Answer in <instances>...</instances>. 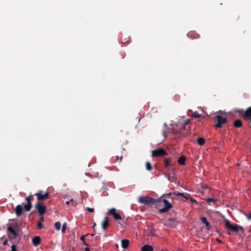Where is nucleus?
Here are the masks:
<instances>
[{"label":"nucleus","mask_w":251,"mask_h":251,"mask_svg":"<svg viewBox=\"0 0 251 251\" xmlns=\"http://www.w3.org/2000/svg\"><path fill=\"white\" fill-rule=\"evenodd\" d=\"M201 221L202 223H203V224H204L205 225L206 229L207 230H209L210 228V225H209V223L207 221L206 218L205 217H201Z\"/></svg>","instance_id":"19"},{"label":"nucleus","mask_w":251,"mask_h":251,"mask_svg":"<svg viewBox=\"0 0 251 251\" xmlns=\"http://www.w3.org/2000/svg\"><path fill=\"white\" fill-rule=\"evenodd\" d=\"M61 223L59 222H57L54 224V227L57 230H59L61 227Z\"/></svg>","instance_id":"29"},{"label":"nucleus","mask_w":251,"mask_h":251,"mask_svg":"<svg viewBox=\"0 0 251 251\" xmlns=\"http://www.w3.org/2000/svg\"><path fill=\"white\" fill-rule=\"evenodd\" d=\"M189 120H187L182 124L181 126L185 129H188L189 127L187 128L186 126L189 124Z\"/></svg>","instance_id":"28"},{"label":"nucleus","mask_w":251,"mask_h":251,"mask_svg":"<svg viewBox=\"0 0 251 251\" xmlns=\"http://www.w3.org/2000/svg\"><path fill=\"white\" fill-rule=\"evenodd\" d=\"M238 112L243 116L245 119L251 121V107L247 108L245 111L244 110H239Z\"/></svg>","instance_id":"9"},{"label":"nucleus","mask_w":251,"mask_h":251,"mask_svg":"<svg viewBox=\"0 0 251 251\" xmlns=\"http://www.w3.org/2000/svg\"><path fill=\"white\" fill-rule=\"evenodd\" d=\"M7 240H5V241L3 242V245H6L7 244Z\"/></svg>","instance_id":"42"},{"label":"nucleus","mask_w":251,"mask_h":251,"mask_svg":"<svg viewBox=\"0 0 251 251\" xmlns=\"http://www.w3.org/2000/svg\"><path fill=\"white\" fill-rule=\"evenodd\" d=\"M44 221V217L41 216V217L39 219V220L38 222V224H37V227L38 229H41L43 228V225L42 223H43Z\"/></svg>","instance_id":"20"},{"label":"nucleus","mask_w":251,"mask_h":251,"mask_svg":"<svg viewBox=\"0 0 251 251\" xmlns=\"http://www.w3.org/2000/svg\"><path fill=\"white\" fill-rule=\"evenodd\" d=\"M164 165L165 167H168L169 166V159L166 158L164 160Z\"/></svg>","instance_id":"31"},{"label":"nucleus","mask_w":251,"mask_h":251,"mask_svg":"<svg viewBox=\"0 0 251 251\" xmlns=\"http://www.w3.org/2000/svg\"><path fill=\"white\" fill-rule=\"evenodd\" d=\"M35 207L37 209L39 215L41 216H43L47 210L46 206L43 205L42 203L38 202L36 204Z\"/></svg>","instance_id":"8"},{"label":"nucleus","mask_w":251,"mask_h":251,"mask_svg":"<svg viewBox=\"0 0 251 251\" xmlns=\"http://www.w3.org/2000/svg\"><path fill=\"white\" fill-rule=\"evenodd\" d=\"M7 231L12 234L15 237H16L17 234L15 229L11 226H8L7 228Z\"/></svg>","instance_id":"23"},{"label":"nucleus","mask_w":251,"mask_h":251,"mask_svg":"<svg viewBox=\"0 0 251 251\" xmlns=\"http://www.w3.org/2000/svg\"><path fill=\"white\" fill-rule=\"evenodd\" d=\"M215 118L217 122V124L215 126L216 128L222 127L223 125L225 124L227 122V119L221 115H217Z\"/></svg>","instance_id":"5"},{"label":"nucleus","mask_w":251,"mask_h":251,"mask_svg":"<svg viewBox=\"0 0 251 251\" xmlns=\"http://www.w3.org/2000/svg\"><path fill=\"white\" fill-rule=\"evenodd\" d=\"M15 214L17 216H20L23 214V208L21 205H18L15 209Z\"/></svg>","instance_id":"12"},{"label":"nucleus","mask_w":251,"mask_h":251,"mask_svg":"<svg viewBox=\"0 0 251 251\" xmlns=\"http://www.w3.org/2000/svg\"><path fill=\"white\" fill-rule=\"evenodd\" d=\"M11 251H17L16 249V246L15 245H13L11 247Z\"/></svg>","instance_id":"36"},{"label":"nucleus","mask_w":251,"mask_h":251,"mask_svg":"<svg viewBox=\"0 0 251 251\" xmlns=\"http://www.w3.org/2000/svg\"><path fill=\"white\" fill-rule=\"evenodd\" d=\"M42 191H39L38 193L34 194L37 198L38 202L42 203L45 200L49 198L50 193L48 192H46L44 194H43Z\"/></svg>","instance_id":"4"},{"label":"nucleus","mask_w":251,"mask_h":251,"mask_svg":"<svg viewBox=\"0 0 251 251\" xmlns=\"http://www.w3.org/2000/svg\"><path fill=\"white\" fill-rule=\"evenodd\" d=\"M168 179H169L170 181H173V180H171L170 176H168Z\"/></svg>","instance_id":"45"},{"label":"nucleus","mask_w":251,"mask_h":251,"mask_svg":"<svg viewBox=\"0 0 251 251\" xmlns=\"http://www.w3.org/2000/svg\"><path fill=\"white\" fill-rule=\"evenodd\" d=\"M84 239H85V236L84 235L80 237V240L82 241V242L85 241Z\"/></svg>","instance_id":"39"},{"label":"nucleus","mask_w":251,"mask_h":251,"mask_svg":"<svg viewBox=\"0 0 251 251\" xmlns=\"http://www.w3.org/2000/svg\"><path fill=\"white\" fill-rule=\"evenodd\" d=\"M233 126L235 127H240L242 126V122L240 120H236L233 123Z\"/></svg>","instance_id":"21"},{"label":"nucleus","mask_w":251,"mask_h":251,"mask_svg":"<svg viewBox=\"0 0 251 251\" xmlns=\"http://www.w3.org/2000/svg\"><path fill=\"white\" fill-rule=\"evenodd\" d=\"M83 244L84 245H85L86 246H88V245L85 242V241H83Z\"/></svg>","instance_id":"41"},{"label":"nucleus","mask_w":251,"mask_h":251,"mask_svg":"<svg viewBox=\"0 0 251 251\" xmlns=\"http://www.w3.org/2000/svg\"><path fill=\"white\" fill-rule=\"evenodd\" d=\"M217 241L219 243H222V241L221 240H220L219 239H217Z\"/></svg>","instance_id":"43"},{"label":"nucleus","mask_w":251,"mask_h":251,"mask_svg":"<svg viewBox=\"0 0 251 251\" xmlns=\"http://www.w3.org/2000/svg\"><path fill=\"white\" fill-rule=\"evenodd\" d=\"M33 195H29L25 198L27 203L24 205V210L26 211H29L32 207L31 201L34 199Z\"/></svg>","instance_id":"7"},{"label":"nucleus","mask_w":251,"mask_h":251,"mask_svg":"<svg viewBox=\"0 0 251 251\" xmlns=\"http://www.w3.org/2000/svg\"><path fill=\"white\" fill-rule=\"evenodd\" d=\"M123 159V156H121L120 157H119L118 156L117 157L116 160H118L119 159L120 161H121Z\"/></svg>","instance_id":"38"},{"label":"nucleus","mask_w":251,"mask_h":251,"mask_svg":"<svg viewBox=\"0 0 251 251\" xmlns=\"http://www.w3.org/2000/svg\"><path fill=\"white\" fill-rule=\"evenodd\" d=\"M109 225V220L107 217H105L104 220L101 223V227L103 230H106Z\"/></svg>","instance_id":"14"},{"label":"nucleus","mask_w":251,"mask_h":251,"mask_svg":"<svg viewBox=\"0 0 251 251\" xmlns=\"http://www.w3.org/2000/svg\"><path fill=\"white\" fill-rule=\"evenodd\" d=\"M142 251H153V248L149 245H145L141 248Z\"/></svg>","instance_id":"18"},{"label":"nucleus","mask_w":251,"mask_h":251,"mask_svg":"<svg viewBox=\"0 0 251 251\" xmlns=\"http://www.w3.org/2000/svg\"><path fill=\"white\" fill-rule=\"evenodd\" d=\"M146 168L148 171H151L152 169L151 164L149 162L146 163Z\"/></svg>","instance_id":"27"},{"label":"nucleus","mask_w":251,"mask_h":251,"mask_svg":"<svg viewBox=\"0 0 251 251\" xmlns=\"http://www.w3.org/2000/svg\"><path fill=\"white\" fill-rule=\"evenodd\" d=\"M186 158L184 156H181L178 159V163L181 165H184L185 163Z\"/></svg>","instance_id":"22"},{"label":"nucleus","mask_w":251,"mask_h":251,"mask_svg":"<svg viewBox=\"0 0 251 251\" xmlns=\"http://www.w3.org/2000/svg\"><path fill=\"white\" fill-rule=\"evenodd\" d=\"M73 201H74L73 199H71L70 201H66V204L67 205H69L71 202L72 204H74Z\"/></svg>","instance_id":"37"},{"label":"nucleus","mask_w":251,"mask_h":251,"mask_svg":"<svg viewBox=\"0 0 251 251\" xmlns=\"http://www.w3.org/2000/svg\"><path fill=\"white\" fill-rule=\"evenodd\" d=\"M96 223H94L93 225V227H95L96 226Z\"/></svg>","instance_id":"44"},{"label":"nucleus","mask_w":251,"mask_h":251,"mask_svg":"<svg viewBox=\"0 0 251 251\" xmlns=\"http://www.w3.org/2000/svg\"><path fill=\"white\" fill-rule=\"evenodd\" d=\"M192 116L196 118H199L201 117L202 115L197 112H194L192 113Z\"/></svg>","instance_id":"26"},{"label":"nucleus","mask_w":251,"mask_h":251,"mask_svg":"<svg viewBox=\"0 0 251 251\" xmlns=\"http://www.w3.org/2000/svg\"><path fill=\"white\" fill-rule=\"evenodd\" d=\"M175 195L174 192H170L167 194H164L161 196V198H164V199L168 198L171 199L173 201L176 199V198L175 197L173 196V195Z\"/></svg>","instance_id":"13"},{"label":"nucleus","mask_w":251,"mask_h":251,"mask_svg":"<svg viewBox=\"0 0 251 251\" xmlns=\"http://www.w3.org/2000/svg\"><path fill=\"white\" fill-rule=\"evenodd\" d=\"M174 193L175 194L176 196H183V198H184L186 200H189L190 197H191L189 194H186V193L184 194V193H179V192H176V191L174 192Z\"/></svg>","instance_id":"17"},{"label":"nucleus","mask_w":251,"mask_h":251,"mask_svg":"<svg viewBox=\"0 0 251 251\" xmlns=\"http://www.w3.org/2000/svg\"><path fill=\"white\" fill-rule=\"evenodd\" d=\"M86 209L89 212H94V209L92 208L87 207V208H86Z\"/></svg>","instance_id":"35"},{"label":"nucleus","mask_w":251,"mask_h":251,"mask_svg":"<svg viewBox=\"0 0 251 251\" xmlns=\"http://www.w3.org/2000/svg\"><path fill=\"white\" fill-rule=\"evenodd\" d=\"M206 201L208 203H210V202L215 203L217 201V200L216 199H212V198H208L206 199Z\"/></svg>","instance_id":"30"},{"label":"nucleus","mask_w":251,"mask_h":251,"mask_svg":"<svg viewBox=\"0 0 251 251\" xmlns=\"http://www.w3.org/2000/svg\"><path fill=\"white\" fill-rule=\"evenodd\" d=\"M176 218H170L168 219L167 220V221H166V224L170 226H172V225L171 224V222H174L176 221Z\"/></svg>","instance_id":"25"},{"label":"nucleus","mask_w":251,"mask_h":251,"mask_svg":"<svg viewBox=\"0 0 251 251\" xmlns=\"http://www.w3.org/2000/svg\"><path fill=\"white\" fill-rule=\"evenodd\" d=\"M173 132L174 133H178L179 134V135H182V133L181 132V131L180 130H176L174 128L173 130Z\"/></svg>","instance_id":"32"},{"label":"nucleus","mask_w":251,"mask_h":251,"mask_svg":"<svg viewBox=\"0 0 251 251\" xmlns=\"http://www.w3.org/2000/svg\"><path fill=\"white\" fill-rule=\"evenodd\" d=\"M107 214L112 216L113 218L117 222L122 220L121 216L119 212H117V210L115 208H112L109 209Z\"/></svg>","instance_id":"6"},{"label":"nucleus","mask_w":251,"mask_h":251,"mask_svg":"<svg viewBox=\"0 0 251 251\" xmlns=\"http://www.w3.org/2000/svg\"><path fill=\"white\" fill-rule=\"evenodd\" d=\"M129 244L128 239H123L121 241V246L123 249H127Z\"/></svg>","instance_id":"16"},{"label":"nucleus","mask_w":251,"mask_h":251,"mask_svg":"<svg viewBox=\"0 0 251 251\" xmlns=\"http://www.w3.org/2000/svg\"><path fill=\"white\" fill-rule=\"evenodd\" d=\"M159 200L157 202V204H156V206H159L161 204H163L164 207L162 208L159 209L158 211L160 213H166L168 211L169 209L173 207L172 204L169 202L166 199H162L161 198L157 199Z\"/></svg>","instance_id":"1"},{"label":"nucleus","mask_w":251,"mask_h":251,"mask_svg":"<svg viewBox=\"0 0 251 251\" xmlns=\"http://www.w3.org/2000/svg\"><path fill=\"white\" fill-rule=\"evenodd\" d=\"M187 36L191 39H198L199 38L200 35L194 31H191L187 33Z\"/></svg>","instance_id":"11"},{"label":"nucleus","mask_w":251,"mask_h":251,"mask_svg":"<svg viewBox=\"0 0 251 251\" xmlns=\"http://www.w3.org/2000/svg\"><path fill=\"white\" fill-rule=\"evenodd\" d=\"M167 153L163 149L160 148L152 151V157L164 156L167 155Z\"/></svg>","instance_id":"10"},{"label":"nucleus","mask_w":251,"mask_h":251,"mask_svg":"<svg viewBox=\"0 0 251 251\" xmlns=\"http://www.w3.org/2000/svg\"><path fill=\"white\" fill-rule=\"evenodd\" d=\"M248 219L249 220L251 219V213L248 216Z\"/></svg>","instance_id":"40"},{"label":"nucleus","mask_w":251,"mask_h":251,"mask_svg":"<svg viewBox=\"0 0 251 251\" xmlns=\"http://www.w3.org/2000/svg\"><path fill=\"white\" fill-rule=\"evenodd\" d=\"M66 223H65L63 224V226H62V232L63 233H64L65 232V230H66Z\"/></svg>","instance_id":"33"},{"label":"nucleus","mask_w":251,"mask_h":251,"mask_svg":"<svg viewBox=\"0 0 251 251\" xmlns=\"http://www.w3.org/2000/svg\"><path fill=\"white\" fill-rule=\"evenodd\" d=\"M225 227L227 229L228 234L229 235L231 234L230 231L235 232H238L239 230L244 231V228L242 226L236 224H232L228 220H225Z\"/></svg>","instance_id":"3"},{"label":"nucleus","mask_w":251,"mask_h":251,"mask_svg":"<svg viewBox=\"0 0 251 251\" xmlns=\"http://www.w3.org/2000/svg\"><path fill=\"white\" fill-rule=\"evenodd\" d=\"M189 200L191 201V202H192L193 203H197V201L195 199H194V198H193L192 197H190Z\"/></svg>","instance_id":"34"},{"label":"nucleus","mask_w":251,"mask_h":251,"mask_svg":"<svg viewBox=\"0 0 251 251\" xmlns=\"http://www.w3.org/2000/svg\"><path fill=\"white\" fill-rule=\"evenodd\" d=\"M197 143L201 146H203L205 143V139L204 138L200 137L197 139Z\"/></svg>","instance_id":"24"},{"label":"nucleus","mask_w":251,"mask_h":251,"mask_svg":"<svg viewBox=\"0 0 251 251\" xmlns=\"http://www.w3.org/2000/svg\"><path fill=\"white\" fill-rule=\"evenodd\" d=\"M41 242V238L39 236H35L32 239V242L34 246H38Z\"/></svg>","instance_id":"15"},{"label":"nucleus","mask_w":251,"mask_h":251,"mask_svg":"<svg viewBox=\"0 0 251 251\" xmlns=\"http://www.w3.org/2000/svg\"><path fill=\"white\" fill-rule=\"evenodd\" d=\"M138 202L140 203L144 204L146 205L157 204L159 200L152 198L149 196H141L138 198Z\"/></svg>","instance_id":"2"}]
</instances>
